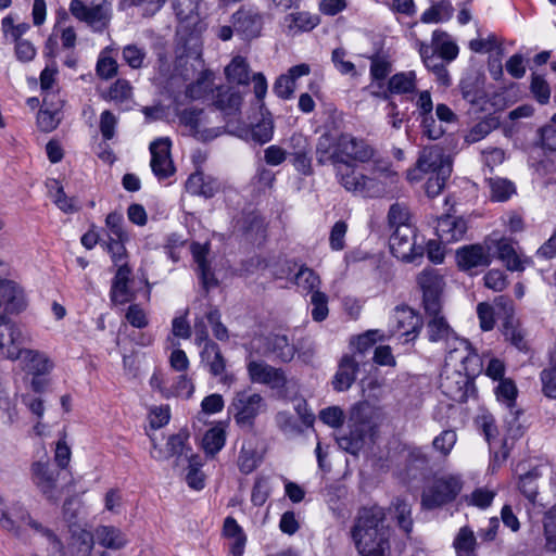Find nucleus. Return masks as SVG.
I'll return each mask as SVG.
<instances>
[{
    "mask_svg": "<svg viewBox=\"0 0 556 556\" xmlns=\"http://www.w3.org/2000/svg\"><path fill=\"white\" fill-rule=\"evenodd\" d=\"M374 154V148L365 139L349 132L326 131L319 136L316 144L319 165L366 163Z\"/></svg>",
    "mask_w": 556,
    "mask_h": 556,
    "instance_id": "nucleus-1",
    "label": "nucleus"
},
{
    "mask_svg": "<svg viewBox=\"0 0 556 556\" xmlns=\"http://www.w3.org/2000/svg\"><path fill=\"white\" fill-rule=\"evenodd\" d=\"M384 511L374 506L359 510L352 538L361 556H389V530L383 527Z\"/></svg>",
    "mask_w": 556,
    "mask_h": 556,
    "instance_id": "nucleus-2",
    "label": "nucleus"
},
{
    "mask_svg": "<svg viewBox=\"0 0 556 556\" xmlns=\"http://www.w3.org/2000/svg\"><path fill=\"white\" fill-rule=\"evenodd\" d=\"M379 417L380 408L368 401L353 405L348 421L349 432L338 439L339 446L352 455H357L374 441Z\"/></svg>",
    "mask_w": 556,
    "mask_h": 556,
    "instance_id": "nucleus-3",
    "label": "nucleus"
},
{
    "mask_svg": "<svg viewBox=\"0 0 556 556\" xmlns=\"http://www.w3.org/2000/svg\"><path fill=\"white\" fill-rule=\"evenodd\" d=\"M452 173V162L443 150L438 147H428L422 149L416 166L407 170V180L418 182L425 174H430L427 179L425 190L429 198L439 195Z\"/></svg>",
    "mask_w": 556,
    "mask_h": 556,
    "instance_id": "nucleus-4",
    "label": "nucleus"
},
{
    "mask_svg": "<svg viewBox=\"0 0 556 556\" xmlns=\"http://www.w3.org/2000/svg\"><path fill=\"white\" fill-rule=\"evenodd\" d=\"M4 520L0 518V528L17 539H23L26 529H31L50 544V556H65L63 545L55 533L35 519L28 508L20 501H14L4 507Z\"/></svg>",
    "mask_w": 556,
    "mask_h": 556,
    "instance_id": "nucleus-5",
    "label": "nucleus"
},
{
    "mask_svg": "<svg viewBox=\"0 0 556 556\" xmlns=\"http://www.w3.org/2000/svg\"><path fill=\"white\" fill-rule=\"evenodd\" d=\"M463 489L462 478L457 475L445 473L434 476L427 482L421 494V506L434 509L453 502Z\"/></svg>",
    "mask_w": 556,
    "mask_h": 556,
    "instance_id": "nucleus-6",
    "label": "nucleus"
},
{
    "mask_svg": "<svg viewBox=\"0 0 556 556\" xmlns=\"http://www.w3.org/2000/svg\"><path fill=\"white\" fill-rule=\"evenodd\" d=\"M339 184L349 192L364 198H379L384 193L381 181L359 173L354 164L333 165Z\"/></svg>",
    "mask_w": 556,
    "mask_h": 556,
    "instance_id": "nucleus-7",
    "label": "nucleus"
},
{
    "mask_svg": "<svg viewBox=\"0 0 556 556\" xmlns=\"http://www.w3.org/2000/svg\"><path fill=\"white\" fill-rule=\"evenodd\" d=\"M68 11L73 17L85 23L94 33H103L112 20V5L108 0L90 4L83 0H71Z\"/></svg>",
    "mask_w": 556,
    "mask_h": 556,
    "instance_id": "nucleus-8",
    "label": "nucleus"
},
{
    "mask_svg": "<svg viewBox=\"0 0 556 556\" xmlns=\"http://www.w3.org/2000/svg\"><path fill=\"white\" fill-rule=\"evenodd\" d=\"M250 73L249 62L241 55L233 56L230 63L225 67V76L230 84L247 86L250 80H252L253 92L261 110H263L268 87L267 80L263 73H255L252 78Z\"/></svg>",
    "mask_w": 556,
    "mask_h": 556,
    "instance_id": "nucleus-9",
    "label": "nucleus"
},
{
    "mask_svg": "<svg viewBox=\"0 0 556 556\" xmlns=\"http://www.w3.org/2000/svg\"><path fill=\"white\" fill-rule=\"evenodd\" d=\"M476 372L462 371V369H443L440 376V388L452 401L465 403L475 395V384L471 375Z\"/></svg>",
    "mask_w": 556,
    "mask_h": 556,
    "instance_id": "nucleus-10",
    "label": "nucleus"
},
{
    "mask_svg": "<svg viewBox=\"0 0 556 556\" xmlns=\"http://www.w3.org/2000/svg\"><path fill=\"white\" fill-rule=\"evenodd\" d=\"M480 366V358L468 340L456 337L446 344L443 369H462V371L476 372Z\"/></svg>",
    "mask_w": 556,
    "mask_h": 556,
    "instance_id": "nucleus-11",
    "label": "nucleus"
},
{
    "mask_svg": "<svg viewBox=\"0 0 556 556\" xmlns=\"http://www.w3.org/2000/svg\"><path fill=\"white\" fill-rule=\"evenodd\" d=\"M251 349L256 353L289 363L293 359L296 349L286 334L269 333L252 341Z\"/></svg>",
    "mask_w": 556,
    "mask_h": 556,
    "instance_id": "nucleus-12",
    "label": "nucleus"
},
{
    "mask_svg": "<svg viewBox=\"0 0 556 556\" xmlns=\"http://www.w3.org/2000/svg\"><path fill=\"white\" fill-rule=\"evenodd\" d=\"M264 406V400L260 394L243 390L235 394L229 410L239 426L251 427Z\"/></svg>",
    "mask_w": 556,
    "mask_h": 556,
    "instance_id": "nucleus-13",
    "label": "nucleus"
},
{
    "mask_svg": "<svg viewBox=\"0 0 556 556\" xmlns=\"http://www.w3.org/2000/svg\"><path fill=\"white\" fill-rule=\"evenodd\" d=\"M179 123L185 134L201 141H210L217 138L223 131L220 127H210V119L203 110L194 108L186 109L179 114Z\"/></svg>",
    "mask_w": 556,
    "mask_h": 556,
    "instance_id": "nucleus-14",
    "label": "nucleus"
},
{
    "mask_svg": "<svg viewBox=\"0 0 556 556\" xmlns=\"http://www.w3.org/2000/svg\"><path fill=\"white\" fill-rule=\"evenodd\" d=\"M236 34L244 41H251L262 35L264 14L254 7H240L231 15Z\"/></svg>",
    "mask_w": 556,
    "mask_h": 556,
    "instance_id": "nucleus-15",
    "label": "nucleus"
},
{
    "mask_svg": "<svg viewBox=\"0 0 556 556\" xmlns=\"http://www.w3.org/2000/svg\"><path fill=\"white\" fill-rule=\"evenodd\" d=\"M25 342L26 336L22 328L10 317L0 314V355L11 361H17Z\"/></svg>",
    "mask_w": 556,
    "mask_h": 556,
    "instance_id": "nucleus-16",
    "label": "nucleus"
},
{
    "mask_svg": "<svg viewBox=\"0 0 556 556\" xmlns=\"http://www.w3.org/2000/svg\"><path fill=\"white\" fill-rule=\"evenodd\" d=\"M392 254L404 262H413L422 256L424 248L416 244V230L413 226H401L390 236Z\"/></svg>",
    "mask_w": 556,
    "mask_h": 556,
    "instance_id": "nucleus-17",
    "label": "nucleus"
},
{
    "mask_svg": "<svg viewBox=\"0 0 556 556\" xmlns=\"http://www.w3.org/2000/svg\"><path fill=\"white\" fill-rule=\"evenodd\" d=\"M417 283L422 291L426 313L441 312V294L444 281L438 270L433 268L424 269L417 277Z\"/></svg>",
    "mask_w": 556,
    "mask_h": 556,
    "instance_id": "nucleus-18",
    "label": "nucleus"
},
{
    "mask_svg": "<svg viewBox=\"0 0 556 556\" xmlns=\"http://www.w3.org/2000/svg\"><path fill=\"white\" fill-rule=\"evenodd\" d=\"M420 326L421 320L418 314L408 306H397L390 318L388 336L389 338L399 336L400 339L404 338V343H408L417 338Z\"/></svg>",
    "mask_w": 556,
    "mask_h": 556,
    "instance_id": "nucleus-19",
    "label": "nucleus"
},
{
    "mask_svg": "<svg viewBox=\"0 0 556 556\" xmlns=\"http://www.w3.org/2000/svg\"><path fill=\"white\" fill-rule=\"evenodd\" d=\"M247 370L253 383L265 384L275 390H280L287 384L285 371L264 361L250 359L247 364Z\"/></svg>",
    "mask_w": 556,
    "mask_h": 556,
    "instance_id": "nucleus-20",
    "label": "nucleus"
},
{
    "mask_svg": "<svg viewBox=\"0 0 556 556\" xmlns=\"http://www.w3.org/2000/svg\"><path fill=\"white\" fill-rule=\"evenodd\" d=\"M59 471L54 469L48 460H38L31 464L30 477L33 483L50 501L59 497L58 479Z\"/></svg>",
    "mask_w": 556,
    "mask_h": 556,
    "instance_id": "nucleus-21",
    "label": "nucleus"
},
{
    "mask_svg": "<svg viewBox=\"0 0 556 556\" xmlns=\"http://www.w3.org/2000/svg\"><path fill=\"white\" fill-rule=\"evenodd\" d=\"M27 307L24 289L15 281L0 278V314L17 315Z\"/></svg>",
    "mask_w": 556,
    "mask_h": 556,
    "instance_id": "nucleus-22",
    "label": "nucleus"
},
{
    "mask_svg": "<svg viewBox=\"0 0 556 556\" xmlns=\"http://www.w3.org/2000/svg\"><path fill=\"white\" fill-rule=\"evenodd\" d=\"M169 150L170 141L168 138H159L150 143V166L159 180L166 179L175 173Z\"/></svg>",
    "mask_w": 556,
    "mask_h": 556,
    "instance_id": "nucleus-23",
    "label": "nucleus"
},
{
    "mask_svg": "<svg viewBox=\"0 0 556 556\" xmlns=\"http://www.w3.org/2000/svg\"><path fill=\"white\" fill-rule=\"evenodd\" d=\"M460 90L463 98L476 111L491 114L492 112L502 109V94L495 93L492 98H489L484 90L470 83H462Z\"/></svg>",
    "mask_w": 556,
    "mask_h": 556,
    "instance_id": "nucleus-24",
    "label": "nucleus"
},
{
    "mask_svg": "<svg viewBox=\"0 0 556 556\" xmlns=\"http://www.w3.org/2000/svg\"><path fill=\"white\" fill-rule=\"evenodd\" d=\"M468 229L467 222L463 217L445 215L439 218L435 232L442 243L448 244L464 239Z\"/></svg>",
    "mask_w": 556,
    "mask_h": 556,
    "instance_id": "nucleus-25",
    "label": "nucleus"
},
{
    "mask_svg": "<svg viewBox=\"0 0 556 556\" xmlns=\"http://www.w3.org/2000/svg\"><path fill=\"white\" fill-rule=\"evenodd\" d=\"M17 361L22 369L31 376L48 375L54 367L50 357L38 350L24 349Z\"/></svg>",
    "mask_w": 556,
    "mask_h": 556,
    "instance_id": "nucleus-26",
    "label": "nucleus"
},
{
    "mask_svg": "<svg viewBox=\"0 0 556 556\" xmlns=\"http://www.w3.org/2000/svg\"><path fill=\"white\" fill-rule=\"evenodd\" d=\"M496 250L498 258L510 271H522L531 263L529 257L517 251L511 239L501 238L496 242Z\"/></svg>",
    "mask_w": 556,
    "mask_h": 556,
    "instance_id": "nucleus-27",
    "label": "nucleus"
},
{
    "mask_svg": "<svg viewBox=\"0 0 556 556\" xmlns=\"http://www.w3.org/2000/svg\"><path fill=\"white\" fill-rule=\"evenodd\" d=\"M540 477L541 473L536 468L519 477L518 489L521 492V494L526 497V500L529 502V515L540 514L543 507V504L539 501L538 492V480Z\"/></svg>",
    "mask_w": 556,
    "mask_h": 556,
    "instance_id": "nucleus-28",
    "label": "nucleus"
},
{
    "mask_svg": "<svg viewBox=\"0 0 556 556\" xmlns=\"http://www.w3.org/2000/svg\"><path fill=\"white\" fill-rule=\"evenodd\" d=\"M361 362L362 359L356 358V355H344L341 358L332 380V386L336 391L342 392L351 388L356 379Z\"/></svg>",
    "mask_w": 556,
    "mask_h": 556,
    "instance_id": "nucleus-29",
    "label": "nucleus"
},
{
    "mask_svg": "<svg viewBox=\"0 0 556 556\" xmlns=\"http://www.w3.org/2000/svg\"><path fill=\"white\" fill-rule=\"evenodd\" d=\"M457 264L464 270L489 266L491 257L489 251L479 244L459 249L456 253Z\"/></svg>",
    "mask_w": 556,
    "mask_h": 556,
    "instance_id": "nucleus-30",
    "label": "nucleus"
},
{
    "mask_svg": "<svg viewBox=\"0 0 556 556\" xmlns=\"http://www.w3.org/2000/svg\"><path fill=\"white\" fill-rule=\"evenodd\" d=\"M93 541L106 549L118 551L128 544V538L124 531L114 526H99L92 534Z\"/></svg>",
    "mask_w": 556,
    "mask_h": 556,
    "instance_id": "nucleus-31",
    "label": "nucleus"
},
{
    "mask_svg": "<svg viewBox=\"0 0 556 556\" xmlns=\"http://www.w3.org/2000/svg\"><path fill=\"white\" fill-rule=\"evenodd\" d=\"M320 23V18L316 14L300 11L287 14L283 17L282 26L285 31L294 36L303 31H311Z\"/></svg>",
    "mask_w": 556,
    "mask_h": 556,
    "instance_id": "nucleus-32",
    "label": "nucleus"
},
{
    "mask_svg": "<svg viewBox=\"0 0 556 556\" xmlns=\"http://www.w3.org/2000/svg\"><path fill=\"white\" fill-rule=\"evenodd\" d=\"M190 249L193 260L197 264V270L200 275L202 286L206 291H208L211 288L217 285V279L215 278L213 271L211 270L210 264L206 260L210 251L208 244L193 242Z\"/></svg>",
    "mask_w": 556,
    "mask_h": 556,
    "instance_id": "nucleus-33",
    "label": "nucleus"
},
{
    "mask_svg": "<svg viewBox=\"0 0 556 556\" xmlns=\"http://www.w3.org/2000/svg\"><path fill=\"white\" fill-rule=\"evenodd\" d=\"M186 190L192 195H201L210 199L218 192L219 182L217 179L205 176L202 172L197 170L187 179Z\"/></svg>",
    "mask_w": 556,
    "mask_h": 556,
    "instance_id": "nucleus-34",
    "label": "nucleus"
},
{
    "mask_svg": "<svg viewBox=\"0 0 556 556\" xmlns=\"http://www.w3.org/2000/svg\"><path fill=\"white\" fill-rule=\"evenodd\" d=\"M496 400L504 405L514 420L519 418L521 410L517 407L518 389L515 381L510 378L501 379L497 386L494 388Z\"/></svg>",
    "mask_w": 556,
    "mask_h": 556,
    "instance_id": "nucleus-35",
    "label": "nucleus"
},
{
    "mask_svg": "<svg viewBox=\"0 0 556 556\" xmlns=\"http://www.w3.org/2000/svg\"><path fill=\"white\" fill-rule=\"evenodd\" d=\"M213 98L216 109L226 116L236 115L240 111L243 99L241 92L231 87L217 88Z\"/></svg>",
    "mask_w": 556,
    "mask_h": 556,
    "instance_id": "nucleus-36",
    "label": "nucleus"
},
{
    "mask_svg": "<svg viewBox=\"0 0 556 556\" xmlns=\"http://www.w3.org/2000/svg\"><path fill=\"white\" fill-rule=\"evenodd\" d=\"M427 315L429 316L426 327L427 336L431 342L443 341L447 344L457 337L440 312L427 313Z\"/></svg>",
    "mask_w": 556,
    "mask_h": 556,
    "instance_id": "nucleus-37",
    "label": "nucleus"
},
{
    "mask_svg": "<svg viewBox=\"0 0 556 556\" xmlns=\"http://www.w3.org/2000/svg\"><path fill=\"white\" fill-rule=\"evenodd\" d=\"M59 37L61 46L65 50H74L77 42V34L73 26L59 27L55 25L53 34L48 38L46 49L48 54L52 58L55 56L54 47L58 45L56 38Z\"/></svg>",
    "mask_w": 556,
    "mask_h": 556,
    "instance_id": "nucleus-38",
    "label": "nucleus"
},
{
    "mask_svg": "<svg viewBox=\"0 0 556 556\" xmlns=\"http://www.w3.org/2000/svg\"><path fill=\"white\" fill-rule=\"evenodd\" d=\"M60 109L61 101L59 99L56 102L54 100H49L48 105H45V103L42 104V108L37 114V125L40 130L50 132L58 127L61 121Z\"/></svg>",
    "mask_w": 556,
    "mask_h": 556,
    "instance_id": "nucleus-39",
    "label": "nucleus"
},
{
    "mask_svg": "<svg viewBox=\"0 0 556 556\" xmlns=\"http://www.w3.org/2000/svg\"><path fill=\"white\" fill-rule=\"evenodd\" d=\"M201 358L208 367V371L215 377L223 375L226 370V361L215 342H206L201 352Z\"/></svg>",
    "mask_w": 556,
    "mask_h": 556,
    "instance_id": "nucleus-40",
    "label": "nucleus"
},
{
    "mask_svg": "<svg viewBox=\"0 0 556 556\" xmlns=\"http://www.w3.org/2000/svg\"><path fill=\"white\" fill-rule=\"evenodd\" d=\"M388 81L391 96L413 93L417 87V77L414 71L396 73Z\"/></svg>",
    "mask_w": 556,
    "mask_h": 556,
    "instance_id": "nucleus-41",
    "label": "nucleus"
},
{
    "mask_svg": "<svg viewBox=\"0 0 556 556\" xmlns=\"http://www.w3.org/2000/svg\"><path fill=\"white\" fill-rule=\"evenodd\" d=\"M225 442V425L218 422L205 432L202 439V446L206 454L215 455L224 447Z\"/></svg>",
    "mask_w": 556,
    "mask_h": 556,
    "instance_id": "nucleus-42",
    "label": "nucleus"
},
{
    "mask_svg": "<svg viewBox=\"0 0 556 556\" xmlns=\"http://www.w3.org/2000/svg\"><path fill=\"white\" fill-rule=\"evenodd\" d=\"M56 75L58 67L54 62L48 64L40 73V89L43 96L42 102L45 105L49 104V100H54L56 98Z\"/></svg>",
    "mask_w": 556,
    "mask_h": 556,
    "instance_id": "nucleus-43",
    "label": "nucleus"
},
{
    "mask_svg": "<svg viewBox=\"0 0 556 556\" xmlns=\"http://www.w3.org/2000/svg\"><path fill=\"white\" fill-rule=\"evenodd\" d=\"M454 12L450 0H440L427 9L420 16L422 23H441L448 21Z\"/></svg>",
    "mask_w": 556,
    "mask_h": 556,
    "instance_id": "nucleus-44",
    "label": "nucleus"
},
{
    "mask_svg": "<svg viewBox=\"0 0 556 556\" xmlns=\"http://www.w3.org/2000/svg\"><path fill=\"white\" fill-rule=\"evenodd\" d=\"M453 546L457 556H476L477 540L469 527H462L457 532Z\"/></svg>",
    "mask_w": 556,
    "mask_h": 556,
    "instance_id": "nucleus-45",
    "label": "nucleus"
},
{
    "mask_svg": "<svg viewBox=\"0 0 556 556\" xmlns=\"http://www.w3.org/2000/svg\"><path fill=\"white\" fill-rule=\"evenodd\" d=\"M122 59L132 70L148 66V52L143 46L137 43L126 45L122 50Z\"/></svg>",
    "mask_w": 556,
    "mask_h": 556,
    "instance_id": "nucleus-46",
    "label": "nucleus"
},
{
    "mask_svg": "<svg viewBox=\"0 0 556 556\" xmlns=\"http://www.w3.org/2000/svg\"><path fill=\"white\" fill-rule=\"evenodd\" d=\"M274 136V122L270 113H262V119L253 125L250 130L251 140L255 143L264 144L269 142Z\"/></svg>",
    "mask_w": 556,
    "mask_h": 556,
    "instance_id": "nucleus-47",
    "label": "nucleus"
},
{
    "mask_svg": "<svg viewBox=\"0 0 556 556\" xmlns=\"http://www.w3.org/2000/svg\"><path fill=\"white\" fill-rule=\"evenodd\" d=\"M213 74L204 72L200 77L187 88V96L193 100L206 99L210 93H214Z\"/></svg>",
    "mask_w": 556,
    "mask_h": 556,
    "instance_id": "nucleus-48",
    "label": "nucleus"
},
{
    "mask_svg": "<svg viewBox=\"0 0 556 556\" xmlns=\"http://www.w3.org/2000/svg\"><path fill=\"white\" fill-rule=\"evenodd\" d=\"M387 339H389V336H387L381 330H368L356 337L355 340L352 342L356 350V352L353 355H356V358L362 359L363 354L370 350L375 343H377L378 341H384Z\"/></svg>",
    "mask_w": 556,
    "mask_h": 556,
    "instance_id": "nucleus-49",
    "label": "nucleus"
},
{
    "mask_svg": "<svg viewBox=\"0 0 556 556\" xmlns=\"http://www.w3.org/2000/svg\"><path fill=\"white\" fill-rule=\"evenodd\" d=\"M294 283L301 292L312 295L319 291L320 279L313 269L302 266L294 276Z\"/></svg>",
    "mask_w": 556,
    "mask_h": 556,
    "instance_id": "nucleus-50",
    "label": "nucleus"
},
{
    "mask_svg": "<svg viewBox=\"0 0 556 556\" xmlns=\"http://www.w3.org/2000/svg\"><path fill=\"white\" fill-rule=\"evenodd\" d=\"M49 195L53 203L64 213H74L78 210L73 198L65 194L63 187L58 180L48 184Z\"/></svg>",
    "mask_w": 556,
    "mask_h": 556,
    "instance_id": "nucleus-51",
    "label": "nucleus"
},
{
    "mask_svg": "<svg viewBox=\"0 0 556 556\" xmlns=\"http://www.w3.org/2000/svg\"><path fill=\"white\" fill-rule=\"evenodd\" d=\"M185 442L186 437L182 434L170 435L166 443V451L163 452L162 450H157L154 440H152L153 450L151 451V456L154 459L161 460L172 456L181 455L185 448Z\"/></svg>",
    "mask_w": 556,
    "mask_h": 556,
    "instance_id": "nucleus-52",
    "label": "nucleus"
},
{
    "mask_svg": "<svg viewBox=\"0 0 556 556\" xmlns=\"http://www.w3.org/2000/svg\"><path fill=\"white\" fill-rule=\"evenodd\" d=\"M201 0H170L172 9L181 23L192 22L198 18L199 3Z\"/></svg>",
    "mask_w": 556,
    "mask_h": 556,
    "instance_id": "nucleus-53",
    "label": "nucleus"
},
{
    "mask_svg": "<svg viewBox=\"0 0 556 556\" xmlns=\"http://www.w3.org/2000/svg\"><path fill=\"white\" fill-rule=\"evenodd\" d=\"M544 547L548 552H556V504L553 505L543 516Z\"/></svg>",
    "mask_w": 556,
    "mask_h": 556,
    "instance_id": "nucleus-54",
    "label": "nucleus"
},
{
    "mask_svg": "<svg viewBox=\"0 0 556 556\" xmlns=\"http://www.w3.org/2000/svg\"><path fill=\"white\" fill-rule=\"evenodd\" d=\"M446 34L441 30L432 33V45L435 47L438 54L446 62H451L458 55V47L450 40H445Z\"/></svg>",
    "mask_w": 556,
    "mask_h": 556,
    "instance_id": "nucleus-55",
    "label": "nucleus"
},
{
    "mask_svg": "<svg viewBox=\"0 0 556 556\" xmlns=\"http://www.w3.org/2000/svg\"><path fill=\"white\" fill-rule=\"evenodd\" d=\"M488 182L493 201L505 202L516 192L515 185L508 179L495 177L490 178Z\"/></svg>",
    "mask_w": 556,
    "mask_h": 556,
    "instance_id": "nucleus-56",
    "label": "nucleus"
},
{
    "mask_svg": "<svg viewBox=\"0 0 556 556\" xmlns=\"http://www.w3.org/2000/svg\"><path fill=\"white\" fill-rule=\"evenodd\" d=\"M106 239L129 240L125 229L124 216L121 213L112 212L105 218Z\"/></svg>",
    "mask_w": 556,
    "mask_h": 556,
    "instance_id": "nucleus-57",
    "label": "nucleus"
},
{
    "mask_svg": "<svg viewBox=\"0 0 556 556\" xmlns=\"http://www.w3.org/2000/svg\"><path fill=\"white\" fill-rule=\"evenodd\" d=\"M260 463L261 457L256 450L251 445L243 444L238 456L239 470L243 475H249L258 467Z\"/></svg>",
    "mask_w": 556,
    "mask_h": 556,
    "instance_id": "nucleus-58",
    "label": "nucleus"
},
{
    "mask_svg": "<svg viewBox=\"0 0 556 556\" xmlns=\"http://www.w3.org/2000/svg\"><path fill=\"white\" fill-rule=\"evenodd\" d=\"M166 3V0H119L118 9L139 8L143 16H153Z\"/></svg>",
    "mask_w": 556,
    "mask_h": 556,
    "instance_id": "nucleus-59",
    "label": "nucleus"
},
{
    "mask_svg": "<svg viewBox=\"0 0 556 556\" xmlns=\"http://www.w3.org/2000/svg\"><path fill=\"white\" fill-rule=\"evenodd\" d=\"M370 67L369 76L370 79L386 80V78L392 72V62L389 56L382 54H375L369 58Z\"/></svg>",
    "mask_w": 556,
    "mask_h": 556,
    "instance_id": "nucleus-60",
    "label": "nucleus"
},
{
    "mask_svg": "<svg viewBox=\"0 0 556 556\" xmlns=\"http://www.w3.org/2000/svg\"><path fill=\"white\" fill-rule=\"evenodd\" d=\"M1 28L7 40L17 42L24 40L22 37L30 29L28 23L15 24L12 16L8 15L1 21Z\"/></svg>",
    "mask_w": 556,
    "mask_h": 556,
    "instance_id": "nucleus-61",
    "label": "nucleus"
},
{
    "mask_svg": "<svg viewBox=\"0 0 556 556\" xmlns=\"http://www.w3.org/2000/svg\"><path fill=\"white\" fill-rule=\"evenodd\" d=\"M388 223L391 230L397 229L401 226H412L408 208L400 203L392 204L388 212Z\"/></svg>",
    "mask_w": 556,
    "mask_h": 556,
    "instance_id": "nucleus-62",
    "label": "nucleus"
},
{
    "mask_svg": "<svg viewBox=\"0 0 556 556\" xmlns=\"http://www.w3.org/2000/svg\"><path fill=\"white\" fill-rule=\"evenodd\" d=\"M312 318L315 321H323L329 314L328 295L321 291H314L311 295Z\"/></svg>",
    "mask_w": 556,
    "mask_h": 556,
    "instance_id": "nucleus-63",
    "label": "nucleus"
},
{
    "mask_svg": "<svg viewBox=\"0 0 556 556\" xmlns=\"http://www.w3.org/2000/svg\"><path fill=\"white\" fill-rule=\"evenodd\" d=\"M540 142L543 149L556 151V113L548 124L540 128Z\"/></svg>",
    "mask_w": 556,
    "mask_h": 556,
    "instance_id": "nucleus-64",
    "label": "nucleus"
}]
</instances>
